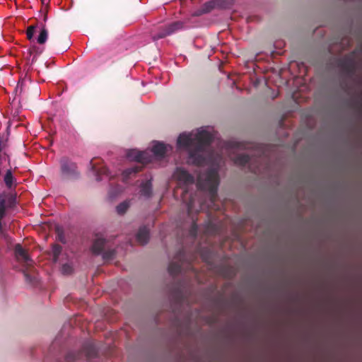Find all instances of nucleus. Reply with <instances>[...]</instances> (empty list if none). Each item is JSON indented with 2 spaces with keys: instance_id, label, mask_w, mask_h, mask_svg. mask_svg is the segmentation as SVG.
Here are the masks:
<instances>
[{
  "instance_id": "f257e3e1",
  "label": "nucleus",
  "mask_w": 362,
  "mask_h": 362,
  "mask_svg": "<svg viewBox=\"0 0 362 362\" xmlns=\"http://www.w3.org/2000/svg\"><path fill=\"white\" fill-rule=\"evenodd\" d=\"M212 139V135L209 132L201 130L195 134H180L177 144L179 147L187 148L189 163L202 166L207 164L211 160L208 148Z\"/></svg>"
},
{
  "instance_id": "f03ea898",
  "label": "nucleus",
  "mask_w": 362,
  "mask_h": 362,
  "mask_svg": "<svg viewBox=\"0 0 362 362\" xmlns=\"http://www.w3.org/2000/svg\"><path fill=\"white\" fill-rule=\"evenodd\" d=\"M175 177L185 187L183 189L182 199L185 203L188 214H190L195 210L196 206V194H192L188 192V185H192L194 182V177L183 168H178L174 173Z\"/></svg>"
},
{
  "instance_id": "7ed1b4c3",
  "label": "nucleus",
  "mask_w": 362,
  "mask_h": 362,
  "mask_svg": "<svg viewBox=\"0 0 362 362\" xmlns=\"http://www.w3.org/2000/svg\"><path fill=\"white\" fill-rule=\"evenodd\" d=\"M197 187L205 191H208L211 202L216 201L217 189L219 185L218 171L214 168H210L204 173H201L197 177Z\"/></svg>"
},
{
  "instance_id": "20e7f679",
  "label": "nucleus",
  "mask_w": 362,
  "mask_h": 362,
  "mask_svg": "<svg viewBox=\"0 0 362 362\" xmlns=\"http://www.w3.org/2000/svg\"><path fill=\"white\" fill-rule=\"evenodd\" d=\"M82 354L88 358L96 357L98 350L95 345L93 342H86L83 345L81 351H69L66 354L65 359L67 362H73L79 359Z\"/></svg>"
},
{
  "instance_id": "39448f33",
  "label": "nucleus",
  "mask_w": 362,
  "mask_h": 362,
  "mask_svg": "<svg viewBox=\"0 0 362 362\" xmlns=\"http://www.w3.org/2000/svg\"><path fill=\"white\" fill-rule=\"evenodd\" d=\"M60 167L62 175L66 178L76 177L78 175L76 164L67 157L61 158Z\"/></svg>"
},
{
  "instance_id": "423d86ee",
  "label": "nucleus",
  "mask_w": 362,
  "mask_h": 362,
  "mask_svg": "<svg viewBox=\"0 0 362 362\" xmlns=\"http://www.w3.org/2000/svg\"><path fill=\"white\" fill-rule=\"evenodd\" d=\"M183 27V23L180 21H176L168 25H165L160 30V31L152 36V39L156 41L159 39L165 37L166 36L170 35L174 33L181 30Z\"/></svg>"
},
{
  "instance_id": "0eeeda50",
  "label": "nucleus",
  "mask_w": 362,
  "mask_h": 362,
  "mask_svg": "<svg viewBox=\"0 0 362 362\" xmlns=\"http://www.w3.org/2000/svg\"><path fill=\"white\" fill-rule=\"evenodd\" d=\"M337 66L346 75H352L355 72V61L351 55H346L343 58L339 59Z\"/></svg>"
},
{
  "instance_id": "6e6552de",
  "label": "nucleus",
  "mask_w": 362,
  "mask_h": 362,
  "mask_svg": "<svg viewBox=\"0 0 362 362\" xmlns=\"http://www.w3.org/2000/svg\"><path fill=\"white\" fill-rule=\"evenodd\" d=\"M175 259V261L171 262L168 266V272L172 276H176L181 271L182 262L185 261V252L184 250L182 249L178 251Z\"/></svg>"
},
{
  "instance_id": "1a4fd4ad",
  "label": "nucleus",
  "mask_w": 362,
  "mask_h": 362,
  "mask_svg": "<svg viewBox=\"0 0 362 362\" xmlns=\"http://www.w3.org/2000/svg\"><path fill=\"white\" fill-rule=\"evenodd\" d=\"M15 256L17 260L22 264L30 266L32 264V259L30 258L27 251L20 244H16L14 249Z\"/></svg>"
},
{
  "instance_id": "9d476101",
  "label": "nucleus",
  "mask_w": 362,
  "mask_h": 362,
  "mask_svg": "<svg viewBox=\"0 0 362 362\" xmlns=\"http://www.w3.org/2000/svg\"><path fill=\"white\" fill-rule=\"evenodd\" d=\"M127 156L128 158L141 163H147L150 161L148 153L146 151L129 150L127 153Z\"/></svg>"
},
{
  "instance_id": "9b49d317",
  "label": "nucleus",
  "mask_w": 362,
  "mask_h": 362,
  "mask_svg": "<svg viewBox=\"0 0 362 362\" xmlns=\"http://www.w3.org/2000/svg\"><path fill=\"white\" fill-rule=\"evenodd\" d=\"M4 182L6 187V189H4V191H11L16 192L15 189L17 185L16 180L13 177L12 170L11 169L7 170L4 174Z\"/></svg>"
},
{
  "instance_id": "f8f14e48",
  "label": "nucleus",
  "mask_w": 362,
  "mask_h": 362,
  "mask_svg": "<svg viewBox=\"0 0 362 362\" xmlns=\"http://www.w3.org/2000/svg\"><path fill=\"white\" fill-rule=\"evenodd\" d=\"M150 237L149 229L146 226H141L139 228V231L136 234V241L140 245H146L148 240Z\"/></svg>"
},
{
  "instance_id": "ddd939ff",
  "label": "nucleus",
  "mask_w": 362,
  "mask_h": 362,
  "mask_svg": "<svg viewBox=\"0 0 362 362\" xmlns=\"http://www.w3.org/2000/svg\"><path fill=\"white\" fill-rule=\"evenodd\" d=\"M91 170L96 176L97 181L101 180L100 175L109 176L108 169L105 166L97 167L96 163H93V160L90 162Z\"/></svg>"
},
{
  "instance_id": "4468645a",
  "label": "nucleus",
  "mask_w": 362,
  "mask_h": 362,
  "mask_svg": "<svg viewBox=\"0 0 362 362\" xmlns=\"http://www.w3.org/2000/svg\"><path fill=\"white\" fill-rule=\"evenodd\" d=\"M106 240L104 238H96L92 245V252L93 254L98 255L102 254L103 252Z\"/></svg>"
},
{
  "instance_id": "2eb2a0df",
  "label": "nucleus",
  "mask_w": 362,
  "mask_h": 362,
  "mask_svg": "<svg viewBox=\"0 0 362 362\" xmlns=\"http://www.w3.org/2000/svg\"><path fill=\"white\" fill-rule=\"evenodd\" d=\"M140 194L147 199L152 195V183L151 180H147L142 182L140 187Z\"/></svg>"
},
{
  "instance_id": "dca6fc26",
  "label": "nucleus",
  "mask_w": 362,
  "mask_h": 362,
  "mask_svg": "<svg viewBox=\"0 0 362 362\" xmlns=\"http://www.w3.org/2000/svg\"><path fill=\"white\" fill-rule=\"evenodd\" d=\"M166 151L167 146L160 142L156 143L152 147V152L156 156L163 157Z\"/></svg>"
},
{
  "instance_id": "f3484780",
  "label": "nucleus",
  "mask_w": 362,
  "mask_h": 362,
  "mask_svg": "<svg viewBox=\"0 0 362 362\" xmlns=\"http://www.w3.org/2000/svg\"><path fill=\"white\" fill-rule=\"evenodd\" d=\"M142 165L137 164L132 167L127 168L123 172L124 179L126 180L127 178H129L132 175H135L137 173L140 172L142 170Z\"/></svg>"
},
{
  "instance_id": "a211bd4d",
  "label": "nucleus",
  "mask_w": 362,
  "mask_h": 362,
  "mask_svg": "<svg viewBox=\"0 0 362 362\" xmlns=\"http://www.w3.org/2000/svg\"><path fill=\"white\" fill-rule=\"evenodd\" d=\"M217 2V1H209L204 4L200 9V11L196 14L197 16L203 14V13H207L211 12L213 9L215 8L214 4Z\"/></svg>"
},
{
  "instance_id": "6ab92c4d",
  "label": "nucleus",
  "mask_w": 362,
  "mask_h": 362,
  "mask_svg": "<svg viewBox=\"0 0 362 362\" xmlns=\"http://www.w3.org/2000/svg\"><path fill=\"white\" fill-rule=\"evenodd\" d=\"M251 158L247 154H239L234 158V163L237 165L245 166L246 164L249 163Z\"/></svg>"
},
{
  "instance_id": "aec40b11",
  "label": "nucleus",
  "mask_w": 362,
  "mask_h": 362,
  "mask_svg": "<svg viewBox=\"0 0 362 362\" xmlns=\"http://www.w3.org/2000/svg\"><path fill=\"white\" fill-rule=\"evenodd\" d=\"M41 51H40L39 48L36 46H33L28 49L29 59L30 60L31 64H33L36 62L37 57L41 54Z\"/></svg>"
},
{
  "instance_id": "412c9836",
  "label": "nucleus",
  "mask_w": 362,
  "mask_h": 362,
  "mask_svg": "<svg viewBox=\"0 0 362 362\" xmlns=\"http://www.w3.org/2000/svg\"><path fill=\"white\" fill-rule=\"evenodd\" d=\"M47 37H48V30L45 28V25L42 24L41 25V30H40V35H38L37 41L39 44L43 45L47 41Z\"/></svg>"
},
{
  "instance_id": "4be33fe9",
  "label": "nucleus",
  "mask_w": 362,
  "mask_h": 362,
  "mask_svg": "<svg viewBox=\"0 0 362 362\" xmlns=\"http://www.w3.org/2000/svg\"><path fill=\"white\" fill-rule=\"evenodd\" d=\"M62 251V247L58 244H53L52 247V255L54 262H57Z\"/></svg>"
},
{
  "instance_id": "5701e85b",
  "label": "nucleus",
  "mask_w": 362,
  "mask_h": 362,
  "mask_svg": "<svg viewBox=\"0 0 362 362\" xmlns=\"http://www.w3.org/2000/svg\"><path fill=\"white\" fill-rule=\"evenodd\" d=\"M130 206V201L125 200L116 207V211L119 215L124 214Z\"/></svg>"
},
{
  "instance_id": "b1692460",
  "label": "nucleus",
  "mask_w": 362,
  "mask_h": 362,
  "mask_svg": "<svg viewBox=\"0 0 362 362\" xmlns=\"http://www.w3.org/2000/svg\"><path fill=\"white\" fill-rule=\"evenodd\" d=\"M56 233H57V240L61 242L63 244H65L66 243V240L64 233V231L62 228L57 226L56 228Z\"/></svg>"
},
{
  "instance_id": "393cba45",
  "label": "nucleus",
  "mask_w": 362,
  "mask_h": 362,
  "mask_svg": "<svg viewBox=\"0 0 362 362\" xmlns=\"http://www.w3.org/2000/svg\"><path fill=\"white\" fill-rule=\"evenodd\" d=\"M37 27V25L36 24V25H32L27 28L26 35H27V38L29 40H31L33 39L35 32V29Z\"/></svg>"
},
{
  "instance_id": "a878e982",
  "label": "nucleus",
  "mask_w": 362,
  "mask_h": 362,
  "mask_svg": "<svg viewBox=\"0 0 362 362\" xmlns=\"http://www.w3.org/2000/svg\"><path fill=\"white\" fill-rule=\"evenodd\" d=\"M103 253V257L105 260L112 259L115 255V251L114 250H108Z\"/></svg>"
},
{
  "instance_id": "bb28decb",
  "label": "nucleus",
  "mask_w": 362,
  "mask_h": 362,
  "mask_svg": "<svg viewBox=\"0 0 362 362\" xmlns=\"http://www.w3.org/2000/svg\"><path fill=\"white\" fill-rule=\"evenodd\" d=\"M73 272L72 267L69 264H64L62 267V272L64 274H70Z\"/></svg>"
},
{
  "instance_id": "cd10ccee",
  "label": "nucleus",
  "mask_w": 362,
  "mask_h": 362,
  "mask_svg": "<svg viewBox=\"0 0 362 362\" xmlns=\"http://www.w3.org/2000/svg\"><path fill=\"white\" fill-rule=\"evenodd\" d=\"M197 229L198 228H197V223L194 221H193V223H192V224L191 226V228L189 230V234L192 237L195 238L197 236Z\"/></svg>"
},
{
  "instance_id": "c85d7f7f",
  "label": "nucleus",
  "mask_w": 362,
  "mask_h": 362,
  "mask_svg": "<svg viewBox=\"0 0 362 362\" xmlns=\"http://www.w3.org/2000/svg\"><path fill=\"white\" fill-rule=\"evenodd\" d=\"M249 167L250 171L255 174H259L261 173V167L259 165H255L253 164H250Z\"/></svg>"
},
{
  "instance_id": "c756f323",
  "label": "nucleus",
  "mask_w": 362,
  "mask_h": 362,
  "mask_svg": "<svg viewBox=\"0 0 362 362\" xmlns=\"http://www.w3.org/2000/svg\"><path fill=\"white\" fill-rule=\"evenodd\" d=\"M209 230H211L210 232L213 234H215L216 233V228L215 226V225L212 224V223H209V226H208V229Z\"/></svg>"
},
{
  "instance_id": "7c9ffc66",
  "label": "nucleus",
  "mask_w": 362,
  "mask_h": 362,
  "mask_svg": "<svg viewBox=\"0 0 362 362\" xmlns=\"http://www.w3.org/2000/svg\"><path fill=\"white\" fill-rule=\"evenodd\" d=\"M3 138L0 136V152L3 149Z\"/></svg>"
},
{
  "instance_id": "2f4dec72",
  "label": "nucleus",
  "mask_w": 362,
  "mask_h": 362,
  "mask_svg": "<svg viewBox=\"0 0 362 362\" xmlns=\"http://www.w3.org/2000/svg\"><path fill=\"white\" fill-rule=\"evenodd\" d=\"M24 275L27 281H31L30 276L28 274L25 273Z\"/></svg>"
},
{
  "instance_id": "473e14b6",
  "label": "nucleus",
  "mask_w": 362,
  "mask_h": 362,
  "mask_svg": "<svg viewBox=\"0 0 362 362\" xmlns=\"http://www.w3.org/2000/svg\"><path fill=\"white\" fill-rule=\"evenodd\" d=\"M44 21H47V15L45 16L44 17Z\"/></svg>"
},
{
  "instance_id": "72a5a7b5",
  "label": "nucleus",
  "mask_w": 362,
  "mask_h": 362,
  "mask_svg": "<svg viewBox=\"0 0 362 362\" xmlns=\"http://www.w3.org/2000/svg\"><path fill=\"white\" fill-rule=\"evenodd\" d=\"M259 160H263V159H264V158H262V156H259Z\"/></svg>"
}]
</instances>
